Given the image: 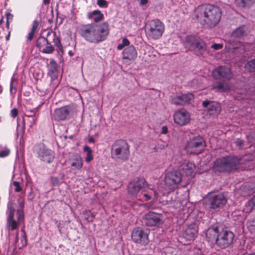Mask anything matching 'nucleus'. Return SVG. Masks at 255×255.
<instances>
[{"label":"nucleus","instance_id":"obj_1","mask_svg":"<svg viewBox=\"0 0 255 255\" xmlns=\"http://www.w3.org/2000/svg\"><path fill=\"white\" fill-rule=\"evenodd\" d=\"M195 16L198 22L204 26L212 28L220 22L222 16L221 8L211 4H203L194 10Z\"/></svg>","mask_w":255,"mask_h":255},{"label":"nucleus","instance_id":"obj_2","mask_svg":"<svg viewBox=\"0 0 255 255\" xmlns=\"http://www.w3.org/2000/svg\"><path fill=\"white\" fill-rule=\"evenodd\" d=\"M109 31L108 23L104 22L100 24H84L80 27L78 32L87 42L97 44L106 39Z\"/></svg>","mask_w":255,"mask_h":255},{"label":"nucleus","instance_id":"obj_3","mask_svg":"<svg viewBox=\"0 0 255 255\" xmlns=\"http://www.w3.org/2000/svg\"><path fill=\"white\" fill-rule=\"evenodd\" d=\"M36 47L42 53L51 54L54 50V46L59 50L63 49V46L60 39L57 37L56 34L52 30L49 31L46 37L40 36L36 41Z\"/></svg>","mask_w":255,"mask_h":255},{"label":"nucleus","instance_id":"obj_4","mask_svg":"<svg viewBox=\"0 0 255 255\" xmlns=\"http://www.w3.org/2000/svg\"><path fill=\"white\" fill-rule=\"evenodd\" d=\"M111 153L113 160L118 162H123L128 159L129 146L125 140H117L111 146Z\"/></svg>","mask_w":255,"mask_h":255},{"label":"nucleus","instance_id":"obj_5","mask_svg":"<svg viewBox=\"0 0 255 255\" xmlns=\"http://www.w3.org/2000/svg\"><path fill=\"white\" fill-rule=\"evenodd\" d=\"M240 163L236 156H225L214 161L213 169L216 172H231L238 169Z\"/></svg>","mask_w":255,"mask_h":255},{"label":"nucleus","instance_id":"obj_6","mask_svg":"<svg viewBox=\"0 0 255 255\" xmlns=\"http://www.w3.org/2000/svg\"><path fill=\"white\" fill-rule=\"evenodd\" d=\"M185 44L189 51L197 55H202L206 51L207 44L200 37L189 35L185 37Z\"/></svg>","mask_w":255,"mask_h":255},{"label":"nucleus","instance_id":"obj_7","mask_svg":"<svg viewBox=\"0 0 255 255\" xmlns=\"http://www.w3.org/2000/svg\"><path fill=\"white\" fill-rule=\"evenodd\" d=\"M165 30V25L158 19L150 21L146 26L145 34L149 39L157 40L162 36Z\"/></svg>","mask_w":255,"mask_h":255},{"label":"nucleus","instance_id":"obj_8","mask_svg":"<svg viewBox=\"0 0 255 255\" xmlns=\"http://www.w3.org/2000/svg\"><path fill=\"white\" fill-rule=\"evenodd\" d=\"M148 185L143 177L135 178L132 180L128 187V193L136 198L140 199V193L146 192Z\"/></svg>","mask_w":255,"mask_h":255},{"label":"nucleus","instance_id":"obj_9","mask_svg":"<svg viewBox=\"0 0 255 255\" xmlns=\"http://www.w3.org/2000/svg\"><path fill=\"white\" fill-rule=\"evenodd\" d=\"M227 202V200L223 193H212L207 197L205 204L209 210L216 211L223 208Z\"/></svg>","mask_w":255,"mask_h":255},{"label":"nucleus","instance_id":"obj_10","mask_svg":"<svg viewBox=\"0 0 255 255\" xmlns=\"http://www.w3.org/2000/svg\"><path fill=\"white\" fill-rule=\"evenodd\" d=\"M234 238L235 235L232 232L223 229L219 231L216 238L215 245L221 249H225L233 244Z\"/></svg>","mask_w":255,"mask_h":255},{"label":"nucleus","instance_id":"obj_11","mask_svg":"<svg viewBox=\"0 0 255 255\" xmlns=\"http://www.w3.org/2000/svg\"><path fill=\"white\" fill-rule=\"evenodd\" d=\"M182 175L178 171L173 170L167 172L164 177V183L168 189V193L174 191L178 187L182 180Z\"/></svg>","mask_w":255,"mask_h":255},{"label":"nucleus","instance_id":"obj_12","mask_svg":"<svg viewBox=\"0 0 255 255\" xmlns=\"http://www.w3.org/2000/svg\"><path fill=\"white\" fill-rule=\"evenodd\" d=\"M205 142L203 138L201 136H196L190 138L186 144V149L191 154H199L201 153L205 148Z\"/></svg>","mask_w":255,"mask_h":255},{"label":"nucleus","instance_id":"obj_13","mask_svg":"<svg viewBox=\"0 0 255 255\" xmlns=\"http://www.w3.org/2000/svg\"><path fill=\"white\" fill-rule=\"evenodd\" d=\"M149 232L147 230H143L140 227L135 228L131 232V239L135 243L146 245L149 243Z\"/></svg>","mask_w":255,"mask_h":255},{"label":"nucleus","instance_id":"obj_14","mask_svg":"<svg viewBox=\"0 0 255 255\" xmlns=\"http://www.w3.org/2000/svg\"><path fill=\"white\" fill-rule=\"evenodd\" d=\"M163 216L160 213L150 211L143 217V223L147 227H158L163 224Z\"/></svg>","mask_w":255,"mask_h":255},{"label":"nucleus","instance_id":"obj_15","mask_svg":"<svg viewBox=\"0 0 255 255\" xmlns=\"http://www.w3.org/2000/svg\"><path fill=\"white\" fill-rule=\"evenodd\" d=\"M213 77L217 80H230L233 77V73L228 67L220 66L212 72Z\"/></svg>","mask_w":255,"mask_h":255},{"label":"nucleus","instance_id":"obj_16","mask_svg":"<svg viewBox=\"0 0 255 255\" xmlns=\"http://www.w3.org/2000/svg\"><path fill=\"white\" fill-rule=\"evenodd\" d=\"M194 99V95L192 93L181 94L170 97V102L176 106H184L189 104Z\"/></svg>","mask_w":255,"mask_h":255},{"label":"nucleus","instance_id":"obj_17","mask_svg":"<svg viewBox=\"0 0 255 255\" xmlns=\"http://www.w3.org/2000/svg\"><path fill=\"white\" fill-rule=\"evenodd\" d=\"M173 119L176 124L180 126H184L190 122L191 116L188 111L184 109H180L174 113Z\"/></svg>","mask_w":255,"mask_h":255},{"label":"nucleus","instance_id":"obj_18","mask_svg":"<svg viewBox=\"0 0 255 255\" xmlns=\"http://www.w3.org/2000/svg\"><path fill=\"white\" fill-rule=\"evenodd\" d=\"M38 157L42 161L50 163L55 158L54 152L47 148L44 145L39 147L37 151Z\"/></svg>","mask_w":255,"mask_h":255},{"label":"nucleus","instance_id":"obj_19","mask_svg":"<svg viewBox=\"0 0 255 255\" xmlns=\"http://www.w3.org/2000/svg\"><path fill=\"white\" fill-rule=\"evenodd\" d=\"M202 106L204 108L208 107L207 113L210 116H217L221 112V106L217 102L208 100L204 101Z\"/></svg>","mask_w":255,"mask_h":255},{"label":"nucleus","instance_id":"obj_20","mask_svg":"<svg viewBox=\"0 0 255 255\" xmlns=\"http://www.w3.org/2000/svg\"><path fill=\"white\" fill-rule=\"evenodd\" d=\"M69 109L67 106L61 107L55 110L53 116L55 120L61 121L66 119L69 114Z\"/></svg>","mask_w":255,"mask_h":255},{"label":"nucleus","instance_id":"obj_21","mask_svg":"<svg viewBox=\"0 0 255 255\" xmlns=\"http://www.w3.org/2000/svg\"><path fill=\"white\" fill-rule=\"evenodd\" d=\"M248 33V27L246 25H242L232 31L231 37L237 39H241L247 35Z\"/></svg>","mask_w":255,"mask_h":255},{"label":"nucleus","instance_id":"obj_22","mask_svg":"<svg viewBox=\"0 0 255 255\" xmlns=\"http://www.w3.org/2000/svg\"><path fill=\"white\" fill-rule=\"evenodd\" d=\"M123 59L129 60H134L137 56V52L133 45L125 48L123 51Z\"/></svg>","mask_w":255,"mask_h":255},{"label":"nucleus","instance_id":"obj_23","mask_svg":"<svg viewBox=\"0 0 255 255\" xmlns=\"http://www.w3.org/2000/svg\"><path fill=\"white\" fill-rule=\"evenodd\" d=\"M197 234V230L196 226L195 225H190L186 228L183 233V237L187 240L191 241L194 239Z\"/></svg>","mask_w":255,"mask_h":255},{"label":"nucleus","instance_id":"obj_24","mask_svg":"<svg viewBox=\"0 0 255 255\" xmlns=\"http://www.w3.org/2000/svg\"><path fill=\"white\" fill-rule=\"evenodd\" d=\"M212 89L217 92H227L230 90L228 83L216 81L211 85Z\"/></svg>","mask_w":255,"mask_h":255},{"label":"nucleus","instance_id":"obj_25","mask_svg":"<svg viewBox=\"0 0 255 255\" xmlns=\"http://www.w3.org/2000/svg\"><path fill=\"white\" fill-rule=\"evenodd\" d=\"M18 208L16 210L17 220H18L19 223H22L24 221L23 209L25 202L23 199H19L18 200Z\"/></svg>","mask_w":255,"mask_h":255},{"label":"nucleus","instance_id":"obj_26","mask_svg":"<svg viewBox=\"0 0 255 255\" xmlns=\"http://www.w3.org/2000/svg\"><path fill=\"white\" fill-rule=\"evenodd\" d=\"M181 169L186 176H192L195 169V165L192 162H187L181 165Z\"/></svg>","mask_w":255,"mask_h":255},{"label":"nucleus","instance_id":"obj_27","mask_svg":"<svg viewBox=\"0 0 255 255\" xmlns=\"http://www.w3.org/2000/svg\"><path fill=\"white\" fill-rule=\"evenodd\" d=\"M87 17L88 19L93 18L95 23L102 21L104 18V14L98 9L88 12L87 14Z\"/></svg>","mask_w":255,"mask_h":255},{"label":"nucleus","instance_id":"obj_28","mask_svg":"<svg viewBox=\"0 0 255 255\" xmlns=\"http://www.w3.org/2000/svg\"><path fill=\"white\" fill-rule=\"evenodd\" d=\"M219 231L218 228H209L206 232V237L208 242L216 241V238L218 236Z\"/></svg>","mask_w":255,"mask_h":255},{"label":"nucleus","instance_id":"obj_29","mask_svg":"<svg viewBox=\"0 0 255 255\" xmlns=\"http://www.w3.org/2000/svg\"><path fill=\"white\" fill-rule=\"evenodd\" d=\"M72 167H74L75 169L79 170L83 166V161L82 159L79 155H76L72 160L71 164Z\"/></svg>","mask_w":255,"mask_h":255},{"label":"nucleus","instance_id":"obj_30","mask_svg":"<svg viewBox=\"0 0 255 255\" xmlns=\"http://www.w3.org/2000/svg\"><path fill=\"white\" fill-rule=\"evenodd\" d=\"M83 150L86 152V156L85 157V161L87 163L90 162L93 159V156L92 154V150L91 148L88 145H85L84 147Z\"/></svg>","mask_w":255,"mask_h":255},{"label":"nucleus","instance_id":"obj_31","mask_svg":"<svg viewBox=\"0 0 255 255\" xmlns=\"http://www.w3.org/2000/svg\"><path fill=\"white\" fill-rule=\"evenodd\" d=\"M83 215L84 218L88 222H92L94 221L95 215L90 210H86L83 211Z\"/></svg>","mask_w":255,"mask_h":255},{"label":"nucleus","instance_id":"obj_32","mask_svg":"<svg viewBox=\"0 0 255 255\" xmlns=\"http://www.w3.org/2000/svg\"><path fill=\"white\" fill-rule=\"evenodd\" d=\"M6 221L7 226L11 231L16 230L18 227V224L20 223L18 222V220L16 221L14 219L6 220Z\"/></svg>","mask_w":255,"mask_h":255},{"label":"nucleus","instance_id":"obj_33","mask_svg":"<svg viewBox=\"0 0 255 255\" xmlns=\"http://www.w3.org/2000/svg\"><path fill=\"white\" fill-rule=\"evenodd\" d=\"M245 67L250 72H255V58L249 61L246 65Z\"/></svg>","mask_w":255,"mask_h":255},{"label":"nucleus","instance_id":"obj_34","mask_svg":"<svg viewBox=\"0 0 255 255\" xmlns=\"http://www.w3.org/2000/svg\"><path fill=\"white\" fill-rule=\"evenodd\" d=\"M129 43L130 42L127 38H124L122 39V43L117 46V49L119 50H122L125 46H128Z\"/></svg>","mask_w":255,"mask_h":255},{"label":"nucleus","instance_id":"obj_35","mask_svg":"<svg viewBox=\"0 0 255 255\" xmlns=\"http://www.w3.org/2000/svg\"><path fill=\"white\" fill-rule=\"evenodd\" d=\"M15 213V209L13 206H10L8 207L7 210V220L14 219V215Z\"/></svg>","mask_w":255,"mask_h":255},{"label":"nucleus","instance_id":"obj_36","mask_svg":"<svg viewBox=\"0 0 255 255\" xmlns=\"http://www.w3.org/2000/svg\"><path fill=\"white\" fill-rule=\"evenodd\" d=\"M12 185L14 187V191L15 192H20L22 191V188L20 186V184L19 182L14 181L12 182Z\"/></svg>","mask_w":255,"mask_h":255},{"label":"nucleus","instance_id":"obj_37","mask_svg":"<svg viewBox=\"0 0 255 255\" xmlns=\"http://www.w3.org/2000/svg\"><path fill=\"white\" fill-rule=\"evenodd\" d=\"M232 46L233 49H240L243 51V52L245 51V46L239 41L236 42L235 44H233Z\"/></svg>","mask_w":255,"mask_h":255},{"label":"nucleus","instance_id":"obj_38","mask_svg":"<svg viewBox=\"0 0 255 255\" xmlns=\"http://www.w3.org/2000/svg\"><path fill=\"white\" fill-rule=\"evenodd\" d=\"M6 27L7 28H9L10 22H11L13 20V15L10 12H7L6 14Z\"/></svg>","mask_w":255,"mask_h":255},{"label":"nucleus","instance_id":"obj_39","mask_svg":"<svg viewBox=\"0 0 255 255\" xmlns=\"http://www.w3.org/2000/svg\"><path fill=\"white\" fill-rule=\"evenodd\" d=\"M27 239L26 233L25 232H23V235H22L21 239L22 246L21 247H19V249H22L24 247L26 246L27 245Z\"/></svg>","mask_w":255,"mask_h":255},{"label":"nucleus","instance_id":"obj_40","mask_svg":"<svg viewBox=\"0 0 255 255\" xmlns=\"http://www.w3.org/2000/svg\"><path fill=\"white\" fill-rule=\"evenodd\" d=\"M97 4L100 7L107 8L108 6V4L106 0H97Z\"/></svg>","mask_w":255,"mask_h":255},{"label":"nucleus","instance_id":"obj_41","mask_svg":"<svg viewBox=\"0 0 255 255\" xmlns=\"http://www.w3.org/2000/svg\"><path fill=\"white\" fill-rule=\"evenodd\" d=\"M50 181L51 183L53 186L59 185L60 183L59 178L57 177H51Z\"/></svg>","mask_w":255,"mask_h":255},{"label":"nucleus","instance_id":"obj_42","mask_svg":"<svg viewBox=\"0 0 255 255\" xmlns=\"http://www.w3.org/2000/svg\"><path fill=\"white\" fill-rule=\"evenodd\" d=\"M39 22L37 20H34L33 22L32 27H31L30 30L32 31L35 33H37V29L39 26Z\"/></svg>","mask_w":255,"mask_h":255},{"label":"nucleus","instance_id":"obj_43","mask_svg":"<svg viewBox=\"0 0 255 255\" xmlns=\"http://www.w3.org/2000/svg\"><path fill=\"white\" fill-rule=\"evenodd\" d=\"M151 194H152V193L150 194V193H145V192H142V194H141V193H140L141 197H140V200L142 199V196L144 198V200L145 201H148V200H150L151 198Z\"/></svg>","mask_w":255,"mask_h":255},{"label":"nucleus","instance_id":"obj_44","mask_svg":"<svg viewBox=\"0 0 255 255\" xmlns=\"http://www.w3.org/2000/svg\"><path fill=\"white\" fill-rule=\"evenodd\" d=\"M9 153L10 150L8 148H5L0 151V157H5L7 156Z\"/></svg>","mask_w":255,"mask_h":255},{"label":"nucleus","instance_id":"obj_45","mask_svg":"<svg viewBox=\"0 0 255 255\" xmlns=\"http://www.w3.org/2000/svg\"><path fill=\"white\" fill-rule=\"evenodd\" d=\"M235 144L239 149H242L244 147V142L243 140L237 138L235 141Z\"/></svg>","mask_w":255,"mask_h":255},{"label":"nucleus","instance_id":"obj_46","mask_svg":"<svg viewBox=\"0 0 255 255\" xmlns=\"http://www.w3.org/2000/svg\"><path fill=\"white\" fill-rule=\"evenodd\" d=\"M10 92L11 93H15L16 89L15 86H14V80L12 79L10 84Z\"/></svg>","mask_w":255,"mask_h":255},{"label":"nucleus","instance_id":"obj_47","mask_svg":"<svg viewBox=\"0 0 255 255\" xmlns=\"http://www.w3.org/2000/svg\"><path fill=\"white\" fill-rule=\"evenodd\" d=\"M223 45L220 43H214L212 44L211 47L215 50H219L223 48Z\"/></svg>","mask_w":255,"mask_h":255},{"label":"nucleus","instance_id":"obj_48","mask_svg":"<svg viewBox=\"0 0 255 255\" xmlns=\"http://www.w3.org/2000/svg\"><path fill=\"white\" fill-rule=\"evenodd\" d=\"M18 110L16 108H13L10 111V116L14 118L18 115Z\"/></svg>","mask_w":255,"mask_h":255},{"label":"nucleus","instance_id":"obj_49","mask_svg":"<svg viewBox=\"0 0 255 255\" xmlns=\"http://www.w3.org/2000/svg\"><path fill=\"white\" fill-rule=\"evenodd\" d=\"M248 204L250 206H251V208L252 209L255 206V195L249 201Z\"/></svg>","mask_w":255,"mask_h":255},{"label":"nucleus","instance_id":"obj_50","mask_svg":"<svg viewBox=\"0 0 255 255\" xmlns=\"http://www.w3.org/2000/svg\"><path fill=\"white\" fill-rule=\"evenodd\" d=\"M35 33V32L30 30V31L29 32L28 34L27 40L30 41H31L33 39Z\"/></svg>","mask_w":255,"mask_h":255},{"label":"nucleus","instance_id":"obj_51","mask_svg":"<svg viewBox=\"0 0 255 255\" xmlns=\"http://www.w3.org/2000/svg\"><path fill=\"white\" fill-rule=\"evenodd\" d=\"M239 6L242 7H249L247 2L246 0H241L240 3H239Z\"/></svg>","mask_w":255,"mask_h":255},{"label":"nucleus","instance_id":"obj_52","mask_svg":"<svg viewBox=\"0 0 255 255\" xmlns=\"http://www.w3.org/2000/svg\"><path fill=\"white\" fill-rule=\"evenodd\" d=\"M50 65H51L53 67L54 70H56V69L57 68V65L56 63V62L54 61V60L52 59V60H50Z\"/></svg>","mask_w":255,"mask_h":255},{"label":"nucleus","instance_id":"obj_53","mask_svg":"<svg viewBox=\"0 0 255 255\" xmlns=\"http://www.w3.org/2000/svg\"><path fill=\"white\" fill-rule=\"evenodd\" d=\"M168 132V128L166 126H163L161 128V133L166 134Z\"/></svg>","mask_w":255,"mask_h":255},{"label":"nucleus","instance_id":"obj_54","mask_svg":"<svg viewBox=\"0 0 255 255\" xmlns=\"http://www.w3.org/2000/svg\"><path fill=\"white\" fill-rule=\"evenodd\" d=\"M246 1L247 2L248 4L249 7L254 3L255 0H246Z\"/></svg>","mask_w":255,"mask_h":255},{"label":"nucleus","instance_id":"obj_55","mask_svg":"<svg viewBox=\"0 0 255 255\" xmlns=\"http://www.w3.org/2000/svg\"><path fill=\"white\" fill-rule=\"evenodd\" d=\"M148 2V0H140V4L142 5L146 4Z\"/></svg>","mask_w":255,"mask_h":255},{"label":"nucleus","instance_id":"obj_56","mask_svg":"<svg viewBox=\"0 0 255 255\" xmlns=\"http://www.w3.org/2000/svg\"><path fill=\"white\" fill-rule=\"evenodd\" d=\"M50 1V0H43V3L44 5H47V4H49Z\"/></svg>","mask_w":255,"mask_h":255},{"label":"nucleus","instance_id":"obj_57","mask_svg":"<svg viewBox=\"0 0 255 255\" xmlns=\"http://www.w3.org/2000/svg\"><path fill=\"white\" fill-rule=\"evenodd\" d=\"M10 31H9L8 35H7L6 36V40H7H7H9V37H10Z\"/></svg>","mask_w":255,"mask_h":255},{"label":"nucleus","instance_id":"obj_58","mask_svg":"<svg viewBox=\"0 0 255 255\" xmlns=\"http://www.w3.org/2000/svg\"><path fill=\"white\" fill-rule=\"evenodd\" d=\"M89 142H94V139L93 137H91L89 139Z\"/></svg>","mask_w":255,"mask_h":255},{"label":"nucleus","instance_id":"obj_59","mask_svg":"<svg viewBox=\"0 0 255 255\" xmlns=\"http://www.w3.org/2000/svg\"><path fill=\"white\" fill-rule=\"evenodd\" d=\"M18 233L16 234V241L15 242H18Z\"/></svg>","mask_w":255,"mask_h":255},{"label":"nucleus","instance_id":"obj_60","mask_svg":"<svg viewBox=\"0 0 255 255\" xmlns=\"http://www.w3.org/2000/svg\"><path fill=\"white\" fill-rule=\"evenodd\" d=\"M151 192H152V193H154V196H155V197H156V195H157V193H156V192L155 191H152Z\"/></svg>","mask_w":255,"mask_h":255},{"label":"nucleus","instance_id":"obj_61","mask_svg":"<svg viewBox=\"0 0 255 255\" xmlns=\"http://www.w3.org/2000/svg\"><path fill=\"white\" fill-rule=\"evenodd\" d=\"M3 22V17H2L0 19V25Z\"/></svg>","mask_w":255,"mask_h":255},{"label":"nucleus","instance_id":"obj_62","mask_svg":"<svg viewBox=\"0 0 255 255\" xmlns=\"http://www.w3.org/2000/svg\"><path fill=\"white\" fill-rule=\"evenodd\" d=\"M249 255H255V253L254 254H250Z\"/></svg>","mask_w":255,"mask_h":255},{"label":"nucleus","instance_id":"obj_63","mask_svg":"<svg viewBox=\"0 0 255 255\" xmlns=\"http://www.w3.org/2000/svg\"><path fill=\"white\" fill-rule=\"evenodd\" d=\"M69 53L71 55H72V54H71V53H70V52H69Z\"/></svg>","mask_w":255,"mask_h":255},{"label":"nucleus","instance_id":"obj_64","mask_svg":"<svg viewBox=\"0 0 255 255\" xmlns=\"http://www.w3.org/2000/svg\"><path fill=\"white\" fill-rule=\"evenodd\" d=\"M69 53L71 55H72V54H71V53H70V52H69Z\"/></svg>","mask_w":255,"mask_h":255}]
</instances>
